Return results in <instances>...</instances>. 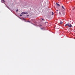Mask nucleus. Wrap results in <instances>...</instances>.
Wrapping results in <instances>:
<instances>
[{
  "instance_id": "obj_1",
  "label": "nucleus",
  "mask_w": 75,
  "mask_h": 75,
  "mask_svg": "<svg viewBox=\"0 0 75 75\" xmlns=\"http://www.w3.org/2000/svg\"><path fill=\"white\" fill-rule=\"evenodd\" d=\"M65 26H68V27H72V25H71V24H70V25H69V23H67V24H66L65 25Z\"/></svg>"
},
{
  "instance_id": "obj_2",
  "label": "nucleus",
  "mask_w": 75,
  "mask_h": 75,
  "mask_svg": "<svg viewBox=\"0 0 75 75\" xmlns=\"http://www.w3.org/2000/svg\"><path fill=\"white\" fill-rule=\"evenodd\" d=\"M21 14H28V13L27 12H22L21 13Z\"/></svg>"
},
{
  "instance_id": "obj_3",
  "label": "nucleus",
  "mask_w": 75,
  "mask_h": 75,
  "mask_svg": "<svg viewBox=\"0 0 75 75\" xmlns=\"http://www.w3.org/2000/svg\"><path fill=\"white\" fill-rule=\"evenodd\" d=\"M56 4L57 5V6H56V7H58H58H59V6H60V5H59V4L58 3H56Z\"/></svg>"
},
{
  "instance_id": "obj_4",
  "label": "nucleus",
  "mask_w": 75,
  "mask_h": 75,
  "mask_svg": "<svg viewBox=\"0 0 75 75\" xmlns=\"http://www.w3.org/2000/svg\"><path fill=\"white\" fill-rule=\"evenodd\" d=\"M8 8V9H9V10H11V9L10 8V7H8V6H6Z\"/></svg>"
},
{
  "instance_id": "obj_5",
  "label": "nucleus",
  "mask_w": 75,
  "mask_h": 75,
  "mask_svg": "<svg viewBox=\"0 0 75 75\" xmlns=\"http://www.w3.org/2000/svg\"><path fill=\"white\" fill-rule=\"evenodd\" d=\"M62 7L63 9L65 10V8H64V7L63 6H62Z\"/></svg>"
},
{
  "instance_id": "obj_6",
  "label": "nucleus",
  "mask_w": 75,
  "mask_h": 75,
  "mask_svg": "<svg viewBox=\"0 0 75 75\" xmlns=\"http://www.w3.org/2000/svg\"><path fill=\"white\" fill-rule=\"evenodd\" d=\"M52 15H54V13L53 12H52Z\"/></svg>"
},
{
  "instance_id": "obj_7",
  "label": "nucleus",
  "mask_w": 75,
  "mask_h": 75,
  "mask_svg": "<svg viewBox=\"0 0 75 75\" xmlns=\"http://www.w3.org/2000/svg\"><path fill=\"white\" fill-rule=\"evenodd\" d=\"M44 28H41V30H43V29H44Z\"/></svg>"
},
{
  "instance_id": "obj_8",
  "label": "nucleus",
  "mask_w": 75,
  "mask_h": 75,
  "mask_svg": "<svg viewBox=\"0 0 75 75\" xmlns=\"http://www.w3.org/2000/svg\"><path fill=\"white\" fill-rule=\"evenodd\" d=\"M27 22H28V23H30V21H27Z\"/></svg>"
},
{
  "instance_id": "obj_9",
  "label": "nucleus",
  "mask_w": 75,
  "mask_h": 75,
  "mask_svg": "<svg viewBox=\"0 0 75 75\" xmlns=\"http://www.w3.org/2000/svg\"><path fill=\"white\" fill-rule=\"evenodd\" d=\"M2 1H4V3H5L6 2H5V1H4V0H2Z\"/></svg>"
},
{
  "instance_id": "obj_10",
  "label": "nucleus",
  "mask_w": 75,
  "mask_h": 75,
  "mask_svg": "<svg viewBox=\"0 0 75 75\" xmlns=\"http://www.w3.org/2000/svg\"><path fill=\"white\" fill-rule=\"evenodd\" d=\"M60 23H61V24H62V23H63V22H62V21H61V22H60Z\"/></svg>"
},
{
  "instance_id": "obj_11",
  "label": "nucleus",
  "mask_w": 75,
  "mask_h": 75,
  "mask_svg": "<svg viewBox=\"0 0 75 75\" xmlns=\"http://www.w3.org/2000/svg\"><path fill=\"white\" fill-rule=\"evenodd\" d=\"M59 14H61V12H59Z\"/></svg>"
},
{
  "instance_id": "obj_12",
  "label": "nucleus",
  "mask_w": 75,
  "mask_h": 75,
  "mask_svg": "<svg viewBox=\"0 0 75 75\" xmlns=\"http://www.w3.org/2000/svg\"><path fill=\"white\" fill-rule=\"evenodd\" d=\"M18 11V10L17 9V10H16V11L17 12V11Z\"/></svg>"
},
{
  "instance_id": "obj_13",
  "label": "nucleus",
  "mask_w": 75,
  "mask_h": 75,
  "mask_svg": "<svg viewBox=\"0 0 75 75\" xmlns=\"http://www.w3.org/2000/svg\"><path fill=\"white\" fill-rule=\"evenodd\" d=\"M27 17H28V16H29V15H27Z\"/></svg>"
},
{
  "instance_id": "obj_14",
  "label": "nucleus",
  "mask_w": 75,
  "mask_h": 75,
  "mask_svg": "<svg viewBox=\"0 0 75 75\" xmlns=\"http://www.w3.org/2000/svg\"><path fill=\"white\" fill-rule=\"evenodd\" d=\"M23 20L24 21L25 20L24 18H23Z\"/></svg>"
},
{
  "instance_id": "obj_15",
  "label": "nucleus",
  "mask_w": 75,
  "mask_h": 75,
  "mask_svg": "<svg viewBox=\"0 0 75 75\" xmlns=\"http://www.w3.org/2000/svg\"><path fill=\"white\" fill-rule=\"evenodd\" d=\"M42 21H44V19H43L42 18Z\"/></svg>"
},
{
  "instance_id": "obj_16",
  "label": "nucleus",
  "mask_w": 75,
  "mask_h": 75,
  "mask_svg": "<svg viewBox=\"0 0 75 75\" xmlns=\"http://www.w3.org/2000/svg\"><path fill=\"white\" fill-rule=\"evenodd\" d=\"M20 16H22V15H21V14H20Z\"/></svg>"
},
{
  "instance_id": "obj_17",
  "label": "nucleus",
  "mask_w": 75,
  "mask_h": 75,
  "mask_svg": "<svg viewBox=\"0 0 75 75\" xmlns=\"http://www.w3.org/2000/svg\"><path fill=\"white\" fill-rule=\"evenodd\" d=\"M40 26H42V25H40Z\"/></svg>"
},
{
  "instance_id": "obj_18",
  "label": "nucleus",
  "mask_w": 75,
  "mask_h": 75,
  "mask_svg": "<svg viewBox=\"0 0 75 75\" xmlns=\"http://www.w3.org/2000/svg\"><path fill=\"white\" fill-rule=\"evenodd\" d=\"M58 11V10H57V11Z\"/></svg>"
},
{
  "instance_id": "obj_19",
  "label": "nucleus",
  "mask_w": 75,
  "mask_h": 75,
  "mask_svg": "<svg viewBox=\"0 0 75 75\" xmlns=\"http://www.w3.org/2000/svg\"><path fill=\"white\" fill-rule=\"evenodd\" d=\"M4 4H5V5H6V4L5 3H4Z\"/></svg>"
}]
</instances>
